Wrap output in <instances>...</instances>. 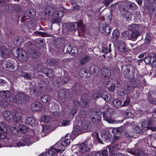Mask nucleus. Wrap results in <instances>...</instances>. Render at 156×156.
<instances>
[{"mask_svg": "<svg viewBox=\"0 0 156 156\" xmlns=\"http://www.w3.org/2000/svg\"><path fill=\"white\" fill-rule=\"evenodd\" d=\"M136 69L135 66L130 64H125L122 66V71L125 77L130 80L133 79L134 77V73Z\"/></svg>", "mask_w": 156, "mask_h": 156, "instance_id": "nucleus-1", "label": "nucleus"}, {"mask_svg": "<svg viewBox=\"0 0 156 156\" xmlns=\"http://www.w3.org/2000/svg\"><path fill=\"white\" fill-rule=\"evenodd\" d=\"M100 112L102 114L104 120L109 123H117L122 121L115 120L111 117L114 113V110L112 108H109L106 110L105 111L102 112L101 109L100 110Z\"/></svg>", "mask_w": 156, "mask_h": 156, "instance_id": "nucleus-2", "label": "nucleus"}, {"mask_svg": "<svg viewBox=\"0 0 156 156\" xmlns=\"http://www.w3.org/2000/svg\"><path fill=\"white\" fill-rule=\"evenodd\" d=\"M67 28L70 31H75L77 29L79 33L80 32L84 33L86 29V27L81 21L78 22L68 23L67 25Z\"/></svg>", "mask_w": 156, "mask_h": 156, "instance_id": "nucleus-3", "label": "nucleus"}, {"mask_svg": "<svg viewBox=\"0 0 156 156\" xmlns=\"http://www.w3.org/2000/svg\"><path fill=\"white\" fill-rule=\"evenodd\" d=\"M24 48L27 50L30 51V55L33 57L37 58L40 55L38 50L35 48V45L32 44L30 41L26 43Z\"/></svg>", "mask_w": 156, "mask_h": 156, "instance_id": "nucleus-4", "label": "nucleus"}, {"mask_svg": "<svg viewBox=\"0 0 156 156\" xmlns=\"http://www.w3.org/2000/svg\"><path fill=\"white\" fill-rule=\"evenodd\" d=\"M92 146L90 140H87L83 143L80 144L79 152L83 154L89 152Z\"/></svg>", "mask_w": 156, "mask_h": 156, "instance_id": "nucleus-5", "label": "nucleus"}, {"mask_svg": "<svg viewBox=\"0 0 156 156\" xmlns=\"http://www.w3.org/2000/svg\"><path fill=\"white\" fill-rule=\"evenodd\" d=\"M99 30L106 35L108 34L111 31V27L109 26L102 23L99 24Z\"/></svg>", "mask_w": 156, "mask_h": 156, "instance_id": "nucleus-6", "label": "nucleus"}, {"mask_svg": "<svg viewBox=\"0 0 156 156\" xmlns=\"http://www.w3.org/2000/svg\"><path fill=\"white\" fill-rule=\"evenodd\" d=\"M90 116L92 122L96 124L99 123L101 119V115L98 112L94 111L90 113Z\"/></svg>", "mask_w": 156, "mask_h": 156, "instance_id": "nucleus-7", "label": "nucleus"}, {"mask_svg": "<svg viewBox=\"0 0 156 156\" xmlns=\"http://www.w3.org/2000/svg\"><path fill=\"white\" fill-rule=\"evenodd\" d=\"M16 97L17 98V104H18L25 103L28 99L27 95L23 92L17 94Z\"/></svg>", "mask_w": 156, "mask_h": 156, "instance_id": "nucleus-8", "label": "nucleus"}, {"mask_svg": "<svg viewBox=\"0 0 156 156\" xmlns=\"http://www.w3.org/2000/svg\"><path fill=\"white\" fill-rule=\"evenodd\" d=\"M60 146H58L57 148H51L45 154H42L40 156H55L57 153L61 151L62 152V150L61 149V148H60Z\"/></svg>", "mask_w": 156, "mask_h": 156, "instance_id": "nucleus-9", "label": "nucleus"}, {"mask_svg": "<svg viewBox=\"0 0 156 156\" xmlns=\"http://www.w3.org/2000/svg\"><path fill=\"white\" fill-rule=\"evenodd\" d=\"M32 142L31 140L29 138H23L22 139V141L17 143L16 144L18 147L25 145L29 146L32 144Z\"/></svg>", "mask_w": 156, "mask_h": 156, "instance_id": "nucleus-10", "label": "nucleus"}, {"mask_svg": "<svg viewBox=\"0 0 156 156\" xmlns=\"http://www.w3.org/2000/svg\"><path fill=\"white\" fill-rule=\"evenodd\" d=\"M125 126H123L119 127L114 128L112 133L114 135L122 136V133L125 130Z\"/></svg>", "mask_w": 156, "mask_h": 156, "instance_id": "nucleus-11", "label": "nucleus"}, {"mask_svg": "<svg viewBox=\"0 0 156 156\" xmlns=\"http://www.w3.org/2000/svg\"><path fill=\"white\" fill-rule=\"evenodd\" d=\"M82 129L85 131V132L89 130L91 126V123L88 121L85 120L82 122L81 123Z\"/></svg>", "mask_w": 156, "mask_h": 156, "instance_id": "nucleus-12", "label": "nucleus"}, {"mask_svg": "<svg viewBox=\"0 0 156 156\" xmlns=\"http://www.w3.org/2000/svg\"><path fill=\"white\" fill-rule=\"evenodd\" d=\"M89 97L87 94H84L82 96L81 102L82 104L81 105L82 107H84L89 105L90 101Z\"/></svg>", "mask_w": 156, "mask_h": 156, "instance_id": "nucleus-13", "label": "nucleus"}, {"mask_svg": "<svg viewBox=\"0 0 156 156\" xmlns=\"http://www.w3.org/2000/svg\"><path fill=\"white\" fill-rule=\"evenodd\" d=\"M84 132H85V131L81 129L79 126L76 125L74 126L72 133L76 137Z\"/></svg>", "mask_w": 156, "mask_h": 156, "instance_id": "nucleus-14", "label": "nucleus"}, {"mask_svg": "<svg viewBox=\"0 0 156 156\" xmlns=\"http://www.w3.org/2000/svg\"><path fill=\"white\" fill-rule=\"evenodd\" d=\"M8 7L10 10H13L16 12H20L22 10L21 6L18 4L9 5Z\"/></svg>", "mask_w": 156, "mask_h": 156, "instance_id": "nucleus-15", "label": "nucleus"}, {"mask_svg": "<svg viewBox=\"0 0 156 156\" xmlns=\"http://www.w3.org/2000/svg\"><path fill=\"white\" fill-rule=\"evenodd\" d=\"M24 122L26 125H33L34 124H36L37 123V121H36L35 119L28 117L25 120Z\"/></svg>", "mask_w": 156, "mask_h": 156, "instance_id": "nucleus-16", "label": "nucleus"}, {"mask_svg": "<svg viewBox=\"0 0 156 156\" xmlns=\"http://www.w3.org/2000/svg\"><path fill=\"white\" fill-rule=\"evenodd\" d=\"M41 107V104L39 102H36L32 104L31 108L34 111L39 110Z\"/></svg>", "mask_w": 156, "mask_h": 156, "instance_id": "nucleus-17", "label": "nucleus"}, {"mask_svg": "<svg viewBox=\"0 0 156 156\" xmlns=\"http://www.w3.org/2000/svg\"><path fill=\"white\" fill-rule=\"evenodd\" d=\"M90 59V56L87 55H85L83 57L80 58L79 63L81 65H83L86 64L89 61Z\"/></svg>", "mask_w": 156, "mask_h": 156, "instance_id": "nucleus-18", "label": "nucleus"}, {"mask_svg": "<svg viewBox=\"0 0 156 156\" xmlns=\"http://www.w3.org/2000/svg\"><path fill=\"white\" fill-rule=\"evenodd\" d=\"M23 42V39L21 37H17L13 40V44L15 45L20 46Z\"/></svg>", "mask_w": 156, "mask_h": 156, "instance_id": "nucleus-19", "label": "nucleus"}, {"mask_svg": "<svg viewBox=\"0 0 156 156\" xmlns=\"http://www.w3.org/2000/svg\"><path fill=\"white\" fill-rule=\"evenodd\" d=\"M101 75L105 77L108 78L111 75L110 71L106 68H102L101 70Z\"/></svg>", "mask_w": 156, "mask_h": 156, "instance_id": "nucleus-20", "label": "nucleus"}, {"mask_svg": "<svg viewBox=\"0 0 156 156\" xmlns=\"http://www.w3.org/2000/svg\"><path fill=\"white\" fill-rule=\"evenodd\" d=\"M54 43L57 48H60L64 44V41L63 39H57V40L54 41Z\"/></svg>", "mask_w": 156, "mask_h": 156, "instance_id": "nucleus-21", "label": "nucleus"}, {"mask_svg": "<svg viewBox=\"0 0 156 156\" xmlns=\"http://www.w3.org/2000/svg\"><path fill=\"white\" fill-rule=\"evenodd\" d=\"M67 93L66 91L64 90L61 89L59 90L58 93V95L61 99H63L66 97Z\"/></svg>", "mask_w": 156, "mask_h": 156, "instance_id": "nucleus-22", "label": "nucleus"}, {"mask_svg": "<svg viewBox=\"0 0 156 156\" xmlns=\"http://www.w3.org/2000/svg\"><path fill=\"white\" fill-rule=\"evenodd\" d=\"M101 97L106 101H108L111 99L110 95L109 94L105 92L104 90H102V91Z\"/></svg>", "mask_w": 156, "mask_h": 156, "instance_id": "nucleus-23", "label": "nucleus"}, {"mask_svg": "<svg viewBox=\"0 0 156 156\" xmlns=\"http://www.w3.org/2000/svg\"><path fill=\"white\" fill-rule=\"evenodd\" d=\"M43 71L44 74L50 78L52 77L54 75L53 71L47 68H44L43 69Z\"/></svg>", "mask_w": 156, "mask_h": 156, "instance_id": "nucleus-24", "label": "nucleus"}, {"mask_svg": "<svg viewBox=\"0 0 156 156\" xmlns=\"http://www.w3.org/2000/svg\"><path fill=\"white\" fill-rule=\"evenodd\" d=\"M140 35V33L139 32L134 31L131 34L130 37H129V39L133 41H135Z\"/></svg>", "mask_w": 156, "mask_h": 156, "instance_id": "nucleus-25", "label": "nucleus"}, {"mask_svg": "<svg viewBox=\"0 0 156 156\" xmlns=\"http://www.w3.org/2000/svg\"><path fill=\"white\" fill-rule=\"evenodd\" d=\"M118 48L119 51L121 52H125L127 51V48L124 42L119 43Z\"/></svg>", "mask_w": 156, "mask_h": 156, "instance_id": "nucleus-26", "label": "nucleus"}, {"mask_svg": "<svg viewBox=\"0 0 156 156\" xmlns=\"http://www.w3.org/2000/svg\"><path fill=\"white\" fill-rule=\"evenodd\" d=\"M3 116L6 120L9 121L12 118L13 116L11 112L9 111H6L4 112Z\"/></svg>", "mask_w": 156, "mask_h": 156, "instance_id": "nucleus-27", "label": "nucleus"}, {"mask_svg": "<svg viewBox=\"0 0 156 156\" xmlns=\"http://www.w3.org/2000/svg\"><path fill=\"white\" fill-rule=\"evenodd\" d=\"M46 13H51V14H54L56 12V9L54 6H47L46 9Z\"/></svg>", "mask_w": 156, "mask_h": 156, "instance_id": "nucleus-28", "label": "nucleus"}, {"mask_svg": "<svg viewBox=\"0 0 156 156\" xmlns=\"http://www.w3.org/2000/svg\"><path fill=\"white\" fill-rule=\"evenodd\" d=\"M113 104L116 108H119L122 106V101L121 100L116 99L113 101Z\"/></svg>", "mask_w": 156, "mask_h": 156, "instance_id": "nucleus-29", "label": "nucleus"}, {"mask_svg": "<svg viewBox=\"0 0 156 156\" xmlns=\"http://www.w3.org/2000/svg\"><path fill=\"white\" fill-rule=\"evenodd\" d=\"M36 11L33 9H28L26 12L27 15L29 17H34L36 15Z\"/></svg>", "mask_w": 156, "mask_h": 156, "instance_id": "nucleus-30", "label": "nucleus"}, {"mask_svg": "<svg viewBox=\"0 0 156 156\" xmlns=\"http://www.w3.org/2000/svg\"><path fill=\"white\" fill-rule=\"evenodd\" d=\"M5 67L6 68H8L10 69L13 70L14 67L13 66V62L11 60H8L5 64Z\"/></svg>", "mask_w": 156, "mask_h": 156, "instance_id": "nucleus-31", "label": "nucleus"}, {"mask_svg": "<svg viewBox=\"0 0 156 156\" xmlns=\"http://www.w3.org/2000/svg\"><path fill=\"white\" fill-rule=\"evenodd\" d=\"M10 95L9 90L3 91L0 92V96L3 98H7Z\"/></svg>", "mask_w": 156, "mask_h": 156, "instance_id": "nucleus-32", "label": "nucleus"}, {"mask_svg": "<svg viewBox=\"0 0 156 156\" xmlns=\"http://www.w3.org/2000/svg\"><path fill=\"white\" fill-rule=\"evenodd\" d=\"M115 144L112 143V145L109 147L108 149H109V152L110 153H113L114 151L116 150L119 149V147L118 145H117L116 144Z\"/></svg>", "mask_w": 156, "mask_h": 156, "instance_id": "nucleus-33", "label": "nucleus"}, {"mask_svg": "<svg viewBox=\"0 0 156 156\" xmlns=\"http://www.w3.org/2000/svg\"><path fill=\"white\" fill-rule=\"evenodd\" d=\"M108 154V151L107 150H104L96 152L95 156H106Z\"/></svg>", "mask_w": 156, "mask_h": 156, "instance_id": "nucleus-34", "label": "nucleus"}, {"mask_svg": "<svg viewBox=\"0 0 156 156\" xmlns=\"http://www.w3.org/2000/svg\"><path fill=\"white\" fill-rule=\"evenodd\" d=\"M140 27L139 25L138 24H132L128 27V29L130 31H134L138 30Z\"/></svg>", "mask_w": 156, "mask_h": 156, "instance_id": "nucleus-35", "label": "nucleus"}, {"mask_svg": "<svg viewBox=\"0 0 156 156\" xmlns=\"http://www.w3.org/2000/svg\"><path fill=\"white\" fill-rule=\"evenodd\" d=\"M60 9L62 11H58L56 13H55H55L54 14L55 17L60 18L63 16L64 14V12L63 10L64 9L63 8H60Z\"/></svg>", "mask_w": 156, "mask_h": 156, "instance_id": "nucleus-36", "label": "nucleus"}, {"mask_svg": "<svg viewBox=\"0 0 156 156\" xmlns=\"http://www.w3.org/2000/svg\"><path fill=\"white\" fill-rule=\"evenodd\" d=\"M127 6L129 9H136V5L133 2H128L127 3Z\"/></svg>", "mask_w": 156, "mask_h": 156, "instance_id": "nucleus-37", "label": "nucleus"}, {"mask_svg": "<svg viewBox=\"0 0 156 156\" xmlns=\"http://www.w3.org/2000/svg\"><path fill=\"white\" fill-rule=\"evenodd\" d=\"M71 45L69 44H67L64 46L63 49V51L65 53H69L71 51Z\"/></svg>", "mask_w": 156, "mask_h": 156, "instance_id": "nucleus-38", "label": "nucleus"}, {"mask_svg": "<svg viewBox=\"0 0 156 156\" xmlns=\"http://www.w3.org/2000/svg\"><path fill=\"white\" fill-rule=\"evenodd\" d=\"M34 45H35V48L37 49V48H40L43 47L44 44L43 40H38V41L35 42ZM37 49L38 50V49Z\"/></svg>", "mask_w": 156, "mask_h": 156, "instance_id": "nucleus-39", "label": "nucleus"}, {"mask_svg": "<svg viewBox=\"0 0 156 156\" xmlns=\"http://www.w3.org/2000/svg\"><path fill=\"white\" fill-rule=\"evenodd\" d=\"M18 128L22 133L26 132L28 129V128L26 126L23 125H19L18 126Z\"/></svg>", "mask_w": 156, "mask_h": 156, "instance_id": "nucleus-40", "label": "nucleus"}, {"mask_svg": "<svg viewBox=\"0 0 156 156\" xmlns=\"http://www.w3.org/2000/svg\"><path fill=\"white\" fill-rule=\"evenodd\" d=\"M87 114L88 112L87 111L84 110H81L79 113L80 117V118L83 119L87 117Z\"/></svg>", "mask_w": 156, "mask_h": 156, "instance_id": "nucleus-41", "label": "nucleus"}, {"mask_svg": "<svg viewBox=\"0 0 156 156\" xmlns=\"http://www.w3.org/2000/svg\"><path fill=\"white\" fill-rule=\"evenodd\" d=\"M21 51V49L20 48H18L16 50H12L11 52L12 55L14 57H18L19 52Z\"/></svg>", "mask_w": 156, "mask_h": 156, "instance_id": "nucleus-42", "label": "nucleus"}, {"mask_svg": "<svg viewBox=\"0 0 156 156\" xmlns=\"http://www.w3.org/2000/svg\"><path fill=\"white\" fill-rule=\"evenodd\" d=\"M69 122L68 120H61L60 122L59 123V125L60 126H66L67 125H69Z\"/></svg>", "mask_w": 156, "mask_h": 156, "instance_id": "nucleus-43", "label": "nucleus"}, {"mask_svg": "<svg viewBox=\"0 0 156 156\" xmlns=\"http://www.w3.org/2000/svg\"><path fill=\"white\" fill-rule=\"evenodd\" d=\"M7 126L4 122L0 123V130L6 132L7 131Z\"/></svg>", "mask_w": 156, "mask_h": 156, "instance_id": "nucleus-44", "label": "nucleus"}, {"mask_svg": "<svg viewBox=\"0 0 156 156\" xmlns=\"http://www.w3.org/2000/svg\"><path fill=\"white\" fill-rule=\"evenodd\" d=\"M102 90L95 92L93 95V97L95 100L99 98H101Z\"/></svg>", "mask_w": 156, "mask_h": 156, "instance_id": "nucleus-45", "label": "nucleus"}, {"mask_svg": "<svg viewBox=\"0 0 156 156\" xmlns=\"http://www.w3.org/2000/svg\"><path fill=\"white\" fill-rule=\"evenodd\" d=\"M140 151L139 149H136L134 151L131 150H129L128 151V152L130 154L134 155L137 156L139 154Z\"/></svg>", "mask_w": 156, "mask_h": 156, "instance_id": "nucleus-46", "label": "nucleus"}, {"mask_svg": "<svg viewBox=\"0 0 156 156\" xmlns=\"http://www.w3.org/2000/svg\"><path fill=\"white\" fill-rule=\"evenodd\" d=\"M70 143V140L69 139H65L61 142V144L62 146L66 147Z\"/></svg>", "mask_w": 156, "mask_h": 156, "instance_id": "nucleus-47", "label": "nucleus"}, {"mask_svg": "<svg viewBox=\"0 0 156 156\" xmlns=\"http://www.w3.org/2000/svg\"><path fill=\"white\" fill-rule=\"evenodd\" d=\"M21 75L22 76L27 79H30L31 77V73H23Z\"/></svg>", "mask_w": 156, "mask_h": 156, "instance_id": "nucleus-48", "label": "nucleus"}, {"mask_svg": "<svg viewBox=\"0 0 156 156\" xmlns=\"http://www.w3.org/2000/svg\"><path fill=\"white\" fill-rule=\"evenodd\" d=\"M111 44H109V49H107L106 46H104L102 47V52L105 53H107L111 51Z\"/></svg>", "mask_w": 156, "mask_h": 156, "instance_id": "nucleus-49", "label": "nucleus"}, {"mask_svg": "<svg viewBox=\"0 0 156 156\" xmlns=\"http://www.w3.org/2000/svg\"><path fill=\"white\" fill-rule=\"evenodd\" d=\"M80 74L83 75L82 77H87L89 76L88 74V71L84 69H83L81 70L79 73Z\"/></svg>", "mask_w": 156, "mask_h": 156, "instance_id": "nucleus-50", "label": "nucleus"}, {"mask_svg": "<svg viewBox=\"0 0 156 156\" xmlns=\"http://www.w3.org/2000/svg\"><path fill=\"white\" fill-rule=\"evenodd\" d=\"M20 119L21 116L18 114H15L13 117V119L16 122H19L20 120Z\"/></svg>", "mask_w": 156, "mask_h": 156, "instance_id": "nucleus-51", "label": "nucleus"}, {"mask_svg": "<svg viewBox=\"0 0 156 156\" xmlns=\"http://www.w3.org/2000/svg\"><path fill=\"white\" fill-rule=\"evenodd\" d=\"M146 124V126H144V127H147V126H153V123L152 121L150 120H149L147 121H145L144 123H143L141 125V126H143V124Z\"/></svg>", "mask_w": 156, "mask_h": 156, "instance_id": "nucleus-52", "label": "nucleus"}, {"mask_svg": "<svg viewBox=\"0 0 156 156\" xmlns=\"http://www.w3.org/2000/svg\"><path fill=\"white\" fill-rule=\"evenodd\" d=\"M119 32L117 30H114L112 33L113 37L114 38H116L119 36Z\"/></svg>", "mask_w": 156, "mask_h": 156, "instance_id": "nucleus-53", "label": "nucleus"}, {"mask_svg": "<svg viewBox=\"0 0 156 156\" xmlns=\"http://www.w3.org/2000/svg\"><path fill=\"white\" fill-rule=\"evenodd\" d=\"M78 53L77 48L76 47H74L71 48V51L70 52L72 55H74Z\"/></svg>", "mask_w": 156, "mask_h": 156, "instance_id": "nucleus-54", "label": "nucleus"}, {"mask_svg": "<svg viewBox=\"0 0 156 156\" xmlns=\"http://www.w3.org/2000/svg\"><path fill=\"white\" fill-rule=\"evenodd\" d=\"M38 91V89L37 87H34L31 89L30 90V93L32 94H34L37 95Z\"/></svg>", "mask_w": 156, "mask_h": 156, "instance_id": "nucleus-55", "label": "nucleus"}, {"mask_svg": "<svg viewBox=\"0 0 156 156\" xmlns=\"http://www.w3.org/2000/svg\"><path fill=\"white\" fill-rule=\"evenodd\" d=\"M9 99L10 101L12 102H16L17 103V98L16 97V96H11L9 98Z\"/></svg>", "mask_w": 156, "mask_h": 156, "instance_id": "nucleus-56", "label": "nucleus"}, {"mask_svg": "<svg viewBox=\"0 0 156 156\" xmlns=\"http://www.w3.org/2000/svg\"><path fill=\"white\" fill-rule=\"evenodd\" d=\"M49 99V97L48 96L45 95L41 97V100L43 103H45L48 101Z\"/></svg>", "mask_w": 156, "mask_h": 156, "instance_id": "nucleus-57", "label": "nucleus"}, {"mask_svg": "<svg viewBox=\"0 0 156 156\" xmlns=\"http://www.w3.org/2000/svg\"><path fill=\"white\" fill-rule=\"evenodd\" d=\"M121 136L114 135L113 137L112 143L115 144L116 140H120L121 138Z\"/></svg>", "mask_w": 156, "mask_h": 156, "instance_id": "nucleus-58", "label": "nucleus"}, {"mask_svg": "<svg viewBox=\"0 0 156 156\" xmlns=\"http://www.w3.org/2000/svg\"><path fill=\"white\" fill-rule=\"evenodd\" d=\"M11 132L14 135H16L17 134L18 130L15 127H12L10 128Z\"/></svg>", "mask_w": 156, "mask_h": 156, "instance_id": "nucleus-59", "label": "nucleus"}, {"mask_svg": "<svg viewBox=\"0 0 156 156\" xmlns=\"http://www.w3.org/2000/svg\"><path fill=\"white\" fill-rule=\"evenodd\" d=\"M56 62V60L54 59H51L48 61V62L49 63V66H54Z\"/></svg>", "mask_w": 156, "mask_h": 156, "instance_id": "nucleus-60", "label": "nucleus"}, {"mask_svg": "<svg viewBox=\"0 0 156 156\" xmlns=\"http://www.w3.org/2000/svg\"><path fill=\"white\" fill-rule=\"evenodd\" d=\"M9 55V52L8 50L4 51V52L3 53V54H1V56H2L3 58H7L8 57Z\"/></svg>", "mask_w": 156, "mask_h": 156, "instance_id": "nucleus-61", "label": "nucleus"}, {"mask_svg": "<svg viewBox=\"0 0 156 156\" xmlns=\"http://www.w3.org/2000/svg\"><path fill=\"white\" fill-rule=\"evenodd\" d=\"M136 132L137 133L142 134L144 132L143 130L141 129L138 126H137L135 128Z\"/></svg>", "mask_w": 156, "mask_h": 156, "instance_id": "nucleus-62", "label": "nucleus"}, {"mask_svg": "<svg viewBox=\"0 0 156 156\" xmlns=\"http://www.w3.org/2000/svg\"><path fill=\"white\" fill-rule=\"evenodd\" d=\"M61 19L59 18L56 17L52 19V21L53 23H57L60 22Z\"/></svg>", "mask_w": 156, "mask_h": 156, "instance_id": "nucleus-63", "label": "nucleus"}, {"mask_svg": "<svg viewBox=\"0 0 156 156\" xmlns=\"http://www.w3.org/2000/svg\"><path fill=\"white\" fill-rule=\"evenodd\" d=\"M151 36L148 34H147L145 39V42L147 44H149L151 42Z\"/></svg>", "mask_w": 156, "mask_h": 156, "instance_id": "nucleus-64", "label": "nucleus"}]
</instances>
